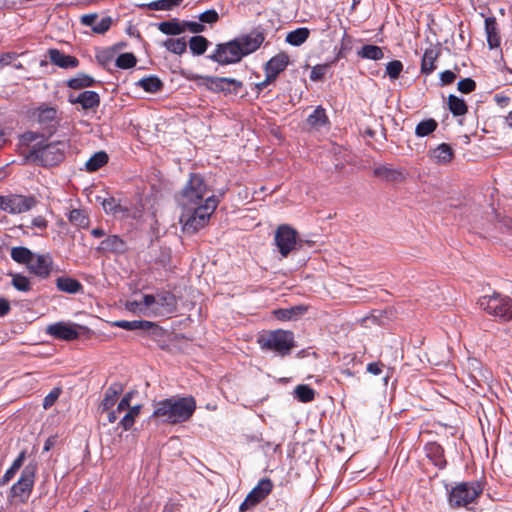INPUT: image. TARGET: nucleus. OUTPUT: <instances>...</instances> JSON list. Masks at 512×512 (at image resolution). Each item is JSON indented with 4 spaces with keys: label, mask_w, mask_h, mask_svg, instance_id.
<instances>
[{
    "label": "nucleus",
    "mask_w": 512,
    "mask_h": 512,
    "mask_svg": "<svg viewBox=\"0 0 512 512\" xmlns=\"http://www.w3.org/2000/svg\"><path fill=\"white\" fill-rule=\"evenodd\" d=\"M153 407L152 417L162 423L175 425L192 417L196 410V401L192 396H174L154 402Z\"/></svg>",
    "instance_id": "obj_1"
},
{
    "label": "nucleus",
    "mask_w": 512,
    "mask_h": 512,
    "mask_svg": "<svg viewBox=\"0 0 512 512\" xmlns=\"http://www.w3.org/2000/svg\"><path fill=\"white\" fill-rule=\"evenodd\" d=\"M219 201L217 196L211 195L206 197L201 205L182 207L183 211L180 216V222L183 225V231L188 234H195L205 227L216 210Z\"/></svg>",
    "instance_id": "obj_2"
},
{
    "label": "nucleus",
    "mask_w": 512,
    "mask_h": 512,
    "mask_svg": "<svg viewBox=\"0 0 512 512\" xmlns=\"http://www.w3.org/2000/svg\"><path fill=\"white\" fill-rule=\"evenodd\" d=\"M262 351H271L276 355L285 357L295 347L294 334L288 330H269L259 334L257 338Z\"/></svg>",
    "instance_id": "obj_3"
},
{
    "label": "nucleus",
    "mask_w": 512,
    "mask_h": 512,
    "mask_svg": "<svg viewBox=\"0 0 512 512\" xmlns=\"http://www.w3.org/2000/svg\"><path fill=\"white\" fill-rule=\"evenodd\" d=\"M480 481L459 482L448 491V504L452 509L467 508L477 501L483 492Z\"/></svg>",
    "instance_id": "obj_4"
},
{
    "label": "nucleus",
    "mask_w": 512,
    "mask_h": 512,
    "mask_svg": "<svg viewBox=\"0 0 512 512\" xmlns=\"http://www.w3.org/2000/svg\"><path fill=\"white\" fill-rule=\"evenodd\" d=\"M67 144L62 141L51 142L46 145H34L28 152L26 159L36 162L44 167L59 165L65 158Z\"/></svg>",
    "instance_id": "obj_5"
},
{
    "label": "nucleus",
    "mask_w": 512,
    "mask_h": 512,
    "mask_svg": "<svg viewBox=\"0 0 512 512\" xmlns=\"http://www.w3.org/2000/svg\"><path fill=\"white\" fill-rule=\"evenodd\" d=\"M479 307L495 320L501 322L512 321V298L494 292L492 295H485L478 300Z\"/></svg>",
    "instance_id": "obj_6"
},
{
    "label": "nucleus",
    "mask_w": 512,
    "mask_h": 512,
    "mask_svg": "<svg viewBox=\"0 0 512 512\" xmlns=\"http://www.w3.org/2000/svg\"><path fill=\"white\" fill-rule=\"evenodd\" d=\"M208 188L202 175L191 173L187 184L183 187L179 199L182 207L201 205L204 203Z\"/></svg>",
    "instance_id": "obj_7"
},
{
    "label": "nucleus",
    "mask_w": 512,
    "mask_h": 512,
    "mask_svg": "<svg viewBox=\"0 0 512 512\" xmlns=\"http://www.w3.org/2000/svg\"><path fill=\"white\" fill-rule=\"evenodd\" d=\"M243 57L244 53L235 39L226 43L217 44L214 53L207 56L208 59L220 65L237 63L241 61Z\"/></svg>",
    "instance_id": "obj_8"
},
{
    "label": "nucleus",
    "mask_w": 512,
    "mask_h": 512,
    "mask_svg": "<svg viewBox=\"0 0 512 512\" xmlns=\"http://www.w3.org/2000/svg\"><path fill=\"white\" fill-rule=\"evenodd\" d=\"M33 115L42 130L43 137L52 136L59 127L60 114L56 107L42 104L35 109Z\"/></svg>",
    "instance_id": "obj_9"
},
{
    "label": "nucleus",
    "mask_w": 512,
    "mask_h": 512,
    "mask_svg": "<svg viewBox=\"0 0 512 512\" xmlns=\"http://www.w3.org/2000/svg\"><path fill=\"white\" fill-rule=\"evenodd\" d=\"M36 472V463L27 464L22 470L18 481L11 487V495L18 498L21 502H26L32 492Z\"/></svg>",
    "instance_id": "obj_10"
},
{
    "label": "nucleus",
    "mask_w": 512,
    "mask_h": 512,
    "mask_svg": "<svg viewBox=\"0 0 512 512\" xmlns=\"http://www.w3.org/2000/svg\"><path fill=\"white\" fill-rule=\"evenodd\" d=\"M36 203L37 201L33 196H0V209L12 214L27 212L31 210Z\"/></svg>",
    "instance_id": "obj_11"
},
{
    "label": "nucleus",
    "mask_w": 512,
    "mask_h": 512,
    "mask_svg": "<svg viewBox=\"0 0 512 512\" xmlns=\"http://www.w3.org/2000/svg\"><path fill=\"white\" fill-rule=\"evenodd\" d=\"M297 238V231L287 224L280 225L276 232L274 241L283 257L295 248Z\"/></svg>",
    "instance_id": "obj_12"
},
{
    "label": "nucleus",
    "mask_w": 512,
    "mask_h": 512,
    "mask_svg": "<svg viewBox=\"0 0 512 512\" xmlns=\"http://www.w3.org/2000/svg\"><path fill=\"white\" fill-rule=\"evenodd\" d=\"M205 81L207 89L212 92L233 93L236 95L243 87L241 81L229 77L207 76Z\"/></svg>",
    "instance_id": "obj_13"
},
{
    "label": "nucleus",
    "mask_w": 512,
    "mask_h": 512,
    "mask_svg": "<svg viewBox=\"0 0 512 512\" xmlns=\"http://www.w3.org/2000/svg\"><path fill=\"white\" fill-rule=\"evenodd\" d=\"M239 43L244 56L255 52L264 42L265 33L262 27L252 29L248 34L235 38Z\"/></svg>",
    "instance_id": "obj_14"
},
{
    "label": "nucleus",
    "mask_w": 512,
    "mask_h": 512,
    "mask_svg": "<svg viewBox=\"0 0 512 512\" xmlns=\"http://www.w3.org/2000/svg\"><path fill=\"white\" fill-rule=\"evenodd\" d=\"M77 324L57 322L47 327L46 332L55 339L72 341L79 337Z\"/></svg>",
    "instance_id": "obj_15"
},
{
    "label": "nucleus",
    "mask_w": 512,
    "mask_h": 512,
    "mask_svg": "<svg viewBox=\"0 0 512 512\" xmlns=\"http://www.w3.org/2000/svg\"><path fill=\"white\" fill-rule=\"evenodd\" d=\"M68 101L71 104H79L83 110L95 109L100 105V96L97 92L92 90H86L74 96L70 94Z\"/></svg>",
    "instance_id": "obj_16"
},
{
    "label": "nucleus",
    "mask_w": 512,
    "mask_h": 512,
    "mask_svg": "<svg viewBox=\"0 0 512 512\" xmlns=\"http://www.w3.org/2000/svg\"><path fill=\"white\" fill-rule=\"evenodd\" d=\"M80 22L82 25L91 27L92 31L96 34H104L110 29L112 25L111 17L106 16L98 21L97 13L82 15L80 18Z\"/></svg>",
    "instance_id": "obj_17"
},
{
    "label": "nucleus",
    "mask_w": 512,
    "mask_h": 512,
    "mask_svg": "<svg viewBox=\"0 0 512 512\" xmlns=\"http://www.w3.org/2000/svg\"><path fill=\"white\" fill-rule=\"evenodd\" d=\"M28 270L40 278H47L52 270V260L49 255H35L27 266Z\"/></svg>",
    "instance_id": "obj_18"
},
{
    "label": "nucleus",
    "mask_w": 512,
    "mask_h": 512,
    "mask_svg": "<svg viewBox=\"0 0 512 512\" xmlns=\"http://www.w3.org/2000/svg\"><path fill=\"white\" fill-rule=\"evenodd\" d=\"M373 176L386 182L399 183L405 179L402 170L392 168L388 165H378L373 169Z\"/></svg>",
    "instance_id": "obj_19"
},
{
    "label": "nucleus",
    "mask_w": 512,
    "mask_h": 512,
    "mask_svg": "<svg viewBox=\"0 0 512 512\" xmlns=\"http://www.w3.org/2000/svg\"><path fill=\"white\" fill-rule=\"evenodd\" d=\"M272 489L273 483L271 479L267 477L262 478L249 492L248 501H251L252 505H257L271 493Z\"/></svg>",
    "instance_id": "obj_20"
},
{
    "label": "nucleus",
    "mask_w": 512,
    "mask_h": 512,
    "mask_svg": "<svg viewBox=\"0 0 512 512\" xmlns=\"http://www.w3.org/2000/svg\"><path fill=\"white\" fill-rule=\"evenodd\" d=\"M289 56L285 52H280L277 55L273 56L264 66V72H268L274 78L277 77L285 71L289 64Z\"/></svg>",
    "instance_id": "obj_21"
},
{
    "label": "nucleus",
    "mask_w": 512,
    "mask_h": 512,
    "mask_svg": "<svg viewBox=\"0 0 512 512\" xmlns=\"http://www.w3.org/2000/svg\"><path fill=\"white\" fill-rule=\"evenodd\" d=\"M114 327L122 328L128 331H152L154 333L159 329L158 325L154 322L147 321V320H133V321H127V320H117L113 322Z\"/></svg>",
    "instance_id": "obj_22"
},
{
    "label": "nucleus",
    "mask_w": 512,
    "mask_h": 512,
    "mask_svg": "<svg viewBox=\"0 0 512 512\" xmlns=\"http://www.w3.org/2000/svg\"><path fill=\"white\" fill-rule=\"evenodd\" d=\"M48 54L50 62L60 68L69 69L79 66V60L75 56L66 55L58 49H50Z\"/></svg>",
    "instance_id": "obj_23"
},
{
    "label": "nucleus",
    "mask_w": 512,
    "mask_h": 512,
    "mask_svg": "<svg viewBox=\"0 0 512 512\" xmlns=\"http://www.w3.org/2000/svg\"><path fill=\"white\" fill-rule=\"evenodd\" d=\"M97 251L122 254L126 251V242L118 235H109L101 241Z\"/></svg>",
    "instance_id": "obj_24"
},
{
    "label": "nucleus",
    "mask_w": 512,
    "mask_h": 512,
    "mask_svg": "<svg viewBox=\"0 0 512 512\" xmlns=\"http://www.w3.org/2000/svg\"><path fill=\"white\" fill-rule=\"evenodd\" d=\"M123 385L120 382L112 383L105 391L104 398L101 401L100 409L109 410L115 405L119 395L123 392Z\"/></svg>",
    "instance_id": "obj_25"
},
{
    "label": "nucleus",
    "mask_w": 512,
    "mask_h": 512,
    "mask_svg": "<svg viewBox=\"0 0 512 512\" xmlns=\"http://www.w3.org/2000/svg\"><path fill=\"white\" fill-rule=\"evenodd\" d=\"M425 451L427 457L436 467L439 469H444L446 467L447 461L444 458V449L440 444L430 442L426 445Z\"/></svg>",
    "instance_id": "obj_26"
},
{
    "label": "nucleus",
    "mask_w": 512,
    "mask_h": 512,
    "mask_svg": "<svg viewBox=\"0 0 512 512\" xmlns=\"http://www.w3.org/2000/svg\"><path fill=\"white\" fill-rule=\"evenodd\" d=\"M431 158L437 164H448L454 158V150L447 143H441L430 152Z\"/></svg>",
    "instance_id": "obj_27"
},
{
    "label": "nucleus",
    "mask_w": 512,
    "mask_h": 512,
    "mask_svg": "<svg viewBox=\"0 0 512 512\" xmlns=\"http://www.w3.org/2000/svg\"><path fill=\"white\" fill-rule=\"evenodd\" d=\"M56 287L59 291L68 294H77L83 291V285L77 279L68 276L58 277Z\"/></svg>",
    "instance_id": "obj_28"
},
{
    "label": "nucleus",
    "mask_w": 512,
    "mask_h": 512,
    "mask_svg": "<svg viewBox=\"0 0 512 512\" xmlns=\"http://www.w3.org/2000/svg\"><path fill=\"white\" fill-rule=\"evenodd\" d=\"M485 32L489 48L494 49L499 47L500 35L497 27V22L494 17H488L485 19Z\"/></svg>",
    "instance_id": "obj_29"
},
{
    "label": "nucleus",
    "mask_w": 512,
    "mask_h": 512,
    "mask_svg": "<svg viewBox=\"0 0 512 512\" xmlns=\"http://www.w3.org/2000/svg\"><path fill=\"white\" fill-rule=\"evenodd\" d=\"M176 308L175 296L170 292L157 295V307L153 311L159 313H171Z\"/></svg>",
    "instance_id": "obj_30"
},
{
    "label": "nucleus",
    "mask_w": 512,
    "mask_h": 512,
    "mask_svg": "<svg viewBox=\"0 0 512 512\" xmlns=\"http://www.w3.org/2000/svg\"><path fill=\"white\" fill-rule=\"evenodd\" d=\"M439 55V50L433 48L425 50L421 61V72L423 74L429 75L436 69L435 62Z\"/></svg>",
    "instance_id": "obj_31"
},
{
    "label": "nucleus",
    "mask_w": 512,
    "mask_h": 512,
    "mask_svg": "<svg viewBox=\"0 0 512 512\" xmlns=\"http://www.w3.org/2000/svg\"><path fill=\"white\" fill-rule=\"evenodd\" d=\"M307 311V308L303 305L293 306L290 308H282L274 311L276 319L281 321H289L297 319Z\"/></svg>",
    "instance_id": "obj_32"
},
{
    "label": "nucleus",
    "mask_w": 512,
    "mask_h": 512,
    "mask_svg": "<svg viewBox=\"0 0 512 512\" xmlns=\"http://www.w3.org/2000/svg\"><path fill=\"white\" fill-rule=\"evenodd\" d=\"M97 81L90 75L78 73L75 77L67 80L66 84L69 88L80 90L83 88L93 87Z\"/></svg>",
    "instance_id": "obj_33"
},
{
    "label": "nucleus",
    "mask_w": 512,
    "mask_h": 512,
    "mask_svg": "<svg viewBox=\"0 0 512 512\" xmlns=\"http://www.w3.org/2000/svg\"><path fill=\"white\" fill-rule=\"evenodd\" d=\"M181 24L182 21L177 18H173L171 20L158 23L157 28L165 35L176 36L184 33V28Z\"/></svg>",
    "instance_id": "obj_34"
},
{
    "label": "nucleus",
    "mask_w": 512,
    "mask_h": 512,
    "mask_svg": "<svg viewBox=\"0 0 512 512\" xmlns=\"http://www.w3.org/2000/svg\"><path fill=\"white\" fill-rule=\"evenodd\" d=\"M141 409L142 405L140 404L131 406L129 409L125 411V414L121 418L118 425L122 427L124 431L130 430L133 427L136 418L140 415Z\"/></svg>",
    "instance_id": "obj_35"
},
{
    "label": "nucleus",
    "mask_w": 512,
    "mask_h": 512,
    "mask_svg": "<svg viewBox=\"0 0 512 512\" xmlns=\"http://www.w3.org/2000/svg\"><path fill=\"white\" fill-rule=\"evenodd\" d=\"M108 160L109 157L105 151H98L87 160L85 168L88 172H96L106 165Z\"/></svg>",
    "instance_id": "obj_36"
},
{
    "label": "nucleus",
    "mask_w": 512,
    "mask_h": 512,
    "mask_svg": "<svg viewBox=\"0 0 512 512\" xmlns=\"http://www.w3.org/2000/svg\"><path fill=\"white\" fill-rule=\"evenodd\" d=\"M101 205L106 214H112L115 216L121 214L124 216L129 212V209L125 206H122L114 197L103 199Z\"/></svg>",
    "instance_id": "obj_37"
},
{
    "label": "nucleus",
    "mask_w": 512,
    "mask_h": 512,
    "mask_svg": "<svg viewBox=\"0 0 512 512\" xmlns=\"http://www.w3.org/2000/svg\"><path fill=\"white\" fill-rule=\"evenodd\" d=\"M11 258L19 264L28 266L31 260H34L35 254L26 247L18 246L11 249Z\"/></svg>",
    "instance_id": "obj_38"
},
{
    "label": "nucleus",
    "mask_w": 512,
    "mask_h": 512,
    "mask_svg": "<svg viewBox=\"0 0 512 512\" xmlns=\"http://www.w3.org/2000/svg\"><path fill=\"white\" fill-rule=\"evenodd\" d=\"M357 55L363 59L380 60L384 57L383 49L377 45L366 44L358 50Z\"/></svg>",
    "instance_id": "obj_39"
},
{
    "label": "nucleus",
    "mask_w": 512,
    "mask_h": 512,
    "mask_svg": "<svg viewBox=\"0 0 512 512\" xmlns=\"http://www.w3.org/2000/svg\"><path fill=\"white\" fill-rule=\"evenodd\" d=\"M448 109L453 116H463L468 112V106L462 98H459L453 94L448 96Z\"/></svg>",
    "instance_id": "obj_40"
},
{
    "label": "nucleus",
    "mask_w": 512,
    "mask_h": 512,
    "mask_svg": "<svg viewBox=\"0 0 512 512\" xmlns=\"http://www.w3.org/2000/svg\"><path fill=\"white\" fill-rule=\"evenodd\" d=\"M136 85L148 93H157L163 88L160 78L154 75L140 79Z\"/></svg>",
    "instance_id": "obj_41"
},
{
    "label": "nucleus",
    "mask_w": 512,
    "mask_h": 512,
    "mask_svg": "<svg viewBox=\"0 0 512 512\" xmlns=\"http://www.w3.org/2000/svg\"><path fill=\"white\" fill-rule=\"evenodd\" d=\"M309 35L308 28L300 27L287 34L286 42L292 46H300L308 39Z\"/></svg>",
    "instance_id": "obj_42"
},
{
    "label": "nucleus",
    "mask_w": 512,
    "mask_h": 512,
    "mask_svg": "<svg viewBox=\"0 0 512 512\" xmlns=\"http://www.w3.org/2000/svg\"><path fill=\"white\" fill-rule=\"evenodd\" d=\"M209 44V40L201 35L192 36L189 40L190 51L193 55L197 56L203 55L206 52Z\"/></svg>",
    "instance_id": "obj_43"
},
{
    "label": "nucleus",
    "mask_w": 512,
    "mask_h": 512,
    "mask_svg": "<svg viewBox=\"0 0 512 512\" xmlns=\"http://www.w3.org/2000/svg\"><path fill=\"white\" fill-rule=\"evenodd\" d=\"M438 128V123L433 118H428L420 121L415 128V134L417 137H426L432 134Z\"/></svg>",
    "instance_id": "obj_44"
},
{
    "label": "nucleus",
    "mask_w": 512,
    "mask_h": 512,
    "mask_svg": "<svg viewBox=\"0 0 512 512\" xmlns=\"http://www.w3.org/2000/svg\"><path fill=\"white\" fill-rule=\"evenodd\" d=\"M163 46L171 53L182 55L187 50L185 38H168L163 42Z\"/></svg>",
    "instance_id": "obj_45"
},
{
    "label": "nucleus",
    "mask_w": 512,
    "mask_h": 512,
    "mask_svg": "<svg viewBox=\"0 0 512 512\" xmlns=\"http://www.w3.org/2000/svg\"><path fill=\"white\" fill-rule=\"evenodd\" d=\"M69 222L79 228H86L89 225V217L82 209H72L68 214Z\"/></svg>",
    "instance_id": "obj_46"
},
{
    "label": "nucleus",
    "mask_w": 512,
    "mask_h": 512,
    "mask_svg": "<svg viewBox=\"0 0 512 512\" xmlns=\"http://www.w3.org/2000/svg\"><path fill=\"white\" fill-rule=\"evenodd\" d=\"M25 457H26V452L25 451L20 452L18 457L13 461L11 467L9 469H7V471L2 476L1 481H0V483L2 485L8 483L15 476L17 471L23 465Z\"/></svg>",
    "instance_id": "obj_47"
},
{
    "label": "nucleus",
    "mask_w": 512,
    "mask_h": 512,
    "mask_svg": "<svg viewBox=\"0 0 512 512\" xmlns=\"http://www.w3.org/2000/svg\"><path fill=\"white\" fill-rule=\"evenodd\" d=\"M307 123L312 127H322L328 123L325 109L318 106L307 118Z\"/></svg>",
    "instance_id": "obj_48"
},
{
    "label": "nucleus",
    "mask_w": 512,
    "mask_h": 512,
    "mask_svg": "<svg viewBox=\"0 0 512 512\" xmlns=\"http://www.w3.org/2000/svg\"><path fill=\"white\" fill-rule=\"evenodd\" d=\"M294 395L299 401L308 403L314 400L315 391L308 385L300 384L294 389Z\"/></svg>",
    "instance_id": "obj_49"
},
{
    "label": "nucleus",
    "mask_w": 512,
    "mask_h": 512,
    "mask_svg": "<svg viewBox=\"0 0 512 512\" xmlns=\"http://www.w3.org/2000/svg\"><path fill=\"white\" fill-rule=\"evenodd\" d=\"M183 0H157L147 4L148 9L154 11H168L179 6Z\"/></svg>",
    "instance_id": "obj_50"
},
{
    "label": "nucleus",
    "mask_w": 512,
    "mask_h": 512,
    "mask_svg": "<svg viewBox=\"0 0 512 512\" xmlns=\"http://www.w3.org/2000/svg\"><path fill=\"white\" fill-rule=\"evenodd\" d=\"M137 64V58L133 53L126 52L116 58L115 65L120 69H130Z\"/></svg>",
    "instance_id": "obj_51"
},
{
    "label": "nucleus",
    "mask_w": 512,
    "mask_h": 512,
    "mask_svg": "<svg viewBox=\"0 0 512 512\" xmlns=\"http://www.w3.org/2000/svg\"><path fill=\"white\" fill-rule=\"evenodd\" d=\"M11 284L16 290L21 292H28L31 290L29 278L22 274H13Z\"/></svg>",
    "instance_id": "obj_52"
},
{
    "label": "nucleus",
    "mask_w": 512,
    "mask_h": 512,
    "mask_svg": "<svg viewBox=\"0 0 512 512\" xmlns=\"http://www.w3.org/2000/svg\"><path fill=\"white\" fill-rule=\"evenodd\" d=\"M402 70H403V64L399 60L390 61L386 65V73L393 80L397 79L400 76V73L402 72Z\"/></svg>",
    "instance_id": "obj_53"
},
{
    "label": "nucleus",
    "mask_w": 512,
    "mask_h": 512,
    "mask_svg": "<svg viewBox=\"0 0 512 512\" xmlns=\"http://www.w3.org/2000/svg\"><path fill=\"white\" fill-rule=\"evenodd\" d=\"M61 388L55 387L53 388L43 399V408L49 409L54 403L57 401L61 394Z\"/></svg>",
    "instance_id": "obj_54"
},
{
    "label": "nucleus",
    "mask_w": 512,
    "mask_h": 512,
    "mask_svg": "<svg viewBox=\"0 0 512 512\" xmlns=\"http://www.w3.org/2000/svg\"><path fill=\"white\" fill-rule=\"evenodd\" d=\"M182 27L185 31H189L193 34L202 33L205 31V26L201 22L182 20Z\"/></svg>",
    "instance_id": "obj_55"
},
{
    "label": "nucleus",
    "mask_w": 512,
    "mask_h": 512,
    "mask_svg": "<svg viewBox=\"0 0 512 512\" xmlns=\"http://www.w3.org/2000/svg\"><path fill=\"white\" fill-rule=\"evenodd\" d=\"M199 21L207 24H214L219 20V14L215 9L206 10L198 16Z\"/></svg>",
    "instance_id": "obj_56"
},
{
    "label": "nucleus",
    "mask_w": 512,
    "mask_h": 512,
    "mask_svg": "<svg viewBox=\"0 0 512 512\" xmlns=\"http://www.w3.org/2000/svg\"><path fill=\"white\" fill-rule=\"evenodd\" d=\"M457 88L462 93H471L476 88V82L471 78H464L458 82Z\"/></svg>",
    "instance_id": "obj_57"
},
{
    "label": "nucleus",
    "mask_w": 512,
    "mask_h": 512,
    "mask_svg": "<svg viewBox=\"0 0 512 512\" xmlns=\"http://www.w3.org/2000/svg\"><path fill=\"white\" fill-rule=\"evenodd\" d=\"M133 396H134V392L130 391V392H127L121 398V400L119 401L117 408H116L119 413L125 412L127 409H129L131 407L130 403H131V399L133 398Z\"/></svg>",
    "instance_id": "obj_58"
},
{
    "label": "nucleus",
    "mask_w": 512,
    "mask_h": 512,
    "mask_svg": "<svg viewBox=\"0 0 512 512\" xmlns=\"http://www.w3.org/2000/svg\"><path fill=\"white\" fill-rule=\"evenodd\" d=\"M326 73V66L325 65H317L314 66L310 73V79L312 81H319L322 80Z\"/></svg>",
    "instance_id": "obj_59"
},
{
    "label": "nucleus",
    "mask_w": 512,
    "mask_h": 512,
    "mask_svg": "<svg viewBox=\"0 0 512 512\" xmlns=\"http://www.w3.org/2000/svg\"><path fill=\"white\" fill-rule=\"evenodd\" d=\"M455 79L456 74L451 70H445L440 73V81L442 86L452 84Z\"/></svg>",
    "instance_id": "obj_60"
},
{
    "label": "nucleus",
    "mask_w": 512,
    "mask_h": 512,
    "mask_svg": "<svg viewBox=\"0 0 512 512\" xmlns=\"http://www.w3.org/2000/svg\"><path fill=\"white\" fill-rule=\"evenodd\" d=\"M48 226V221L43 216H36L32 219L31 225L28 228H37L39 230H45Z\"/></svg>",
    "instance_id": "obj_61"
},
{
    "label": "nucleus",
    "mask_w": 512,
    "mask_h": 512,
    "mask_svg": "<svg viewBox=\"0 0 512 512\" xmlns=\"http://www.w3.org/2000/svg\"><path fill=\"white\" fill-rule=\"evenodd\" d=\"M16 57L15 52L0 53V70L8 66Z\"/></svg>",
    "instance_id": "obj_62"
},
{
    "label": "nucleus",
    "mask_w": 512,
    "mask_h": 512,
    "mask_svg": "<svg viewBox=\"0 0 512 512\" xmlns=\"http://www.w3.org/2000/svg\"><path fill=\"white\" fill-rule=\"evenodd\" d=\"M276 80L272 75H270L268 72H265V79L262 82H259L256 84L257 90L263 91L268 85L273 83Z\"/></svg>",
    "instance_id": "obj_63"
},
{
    "label": "nucleus",
    "mask_w": 512,
    "mask_h": 512,
    "mask_svg": "<svg viewBox=\"0 0 512 512\" xmlns=\"http://www.w3.org/2000/svg\"><path fill=\"white\" fill-rule=\"evenodd\" d=\"M384 365L381 362H371L367 365V372L373 375H379L382 372V367Z\"/></svg>",
    "instance_id": "obj_64"
}]
</instances>
